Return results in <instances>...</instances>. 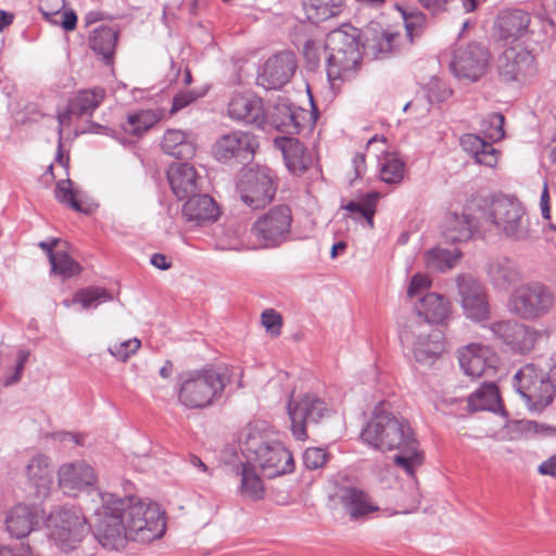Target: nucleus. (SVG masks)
<instances>
[{
    "label": "nucleus",
    "mask_w": 556,
    "mask_h": 556,
    "mask_svg": "<svg viewBox=\"0 0 556 556\" xmlns=\"http://www.w3.org/2000/svg\"><path fill=\"white\" fill-rule=\"evenodd\" d=\"M458 364L463 372L471 379L493 376L500 365L496 352L482 343H469L457 350Z\"/></svg>",
    "instance_id": "17"
},
{
    "label": "nucleus",
    "mask_w": 556,
    "mask_h": 556,
    "mask_svg": "<svg viewBox=\"0 0 556 556\" xmlns=\"http://www.w3.org/2000/svg\"><path fill=\"white\" fill-rule=\"evenodd\" d=\"M539 472L544 476L556 477V455L544 460L538 468Z\"/></svg>",
    "instance_id": "64"
},
{
    "label": "nucleus",
    "mask_w": 556,
    "mask_h": 556,
    "mask_svg": "<svg viewBox=\"0 0 556 556\" xmlns=\"http://www.w3.org/2000/svg\"><path fill=\"white\" fill-rule=\"evenodd\" d=\"M164 153L176 159H191L195 153V147L187 135L178 129H168L162 140Z\"/></svg>",
    "instance_id": "38"
},
{
    "label": "nucleus",
    "mask_w": 556,
    "mask_h": 556,
    "mask_svg": "<svg viewBox=\"0 0 556 556\" xmlns=\"http://www.w3.org/2000/svg\"><path fill=\"white\" fill-rule=\"evenodd\" d=\"M256 137L250 132L235 130L220 136L213 146L214 157L222 163L250 162L257 149Z\"/></svg>",
    "instance_id": "18"
},
{
    "label": "nucleus",
    "mask_w": 556,
    "mask_h": 556,
    "mask_svg": "<svg viewBox=\"0 0 556 556\" xmlns=\"http://www.w3.org/2000/svg\"><path fill=\"white\" fill-rule=\"evenodd\" d=\"M190 465L198 470L199 473H201L203 477L201 478L202 481H206V478H210L212 476V470L208 468V466L202 462L200 457L197 455H191L189 458Z\"/></svg>",
    "instance_id": "61"
},
{
    "label": "nucleus",
    "mask_w": 556,
    "mask_h": 556,
    "mask_svg": "<svg viewBox=\"0 0 556 556\" xmlns=\"http://www.w3.org/2000/svg\"><path fill=\"white\" fill-rule=\"evenodd\" d=\"M420 5L432 14H438L446 10L448 0H417Z\"/></svg>",
    "instance_id": "60"
},
{
    "label": "nucleus",
    "mask_w": 556,
    "mask_h": 556,
    "mask_svg": "<svg viewBox=\"0 0 556 556\" xmlns=\"http://www.w3.org/2000/svg\"><path fill=\"white\" fill-rule=\"evenodd\" d=\"M112 300L113 294L109 290L100 287H88L75 293L73 303H79L84 309H91Z\"/></svg>",
    "instance_id": "46"
},
{
    "label": "nucleus",
    "mask_w": 556,
    "mask_h": 556,
    "mask_svg": "<svg viewBox=\"0 0 556 556\" xmlns=\"http://www.w3.org/2000/svg\"><path fill=\"white\" fill-rule=\"evenodd\" d=\"M418 314L417 319L432 324L443 325L452 315V304L450 300L435 292L427 293L420 298L415 305Z\"/></svg>",
    "instance_id": "29"
},
{
    "label": "nucleus",
    "mask_w": 556,
    "mask_h": 556,
    "mask_svg": "<svg viewBox=\"0 0 556 556\" xmlns=\"http://www.w3.org/2000/svg\"><path fill=\"white\" fill-rule=\"evenodd\" d=\"M530 14L521 10H506L498 14L496 34L500 40L511 43L528 33Z\"/></svg>",
    "instance_id": "28"
},
{
    "label": "nucleus",
    "mask_w": 556,
    "mask_h": 556,
    "mask_svg": "<svg viewBox=\"0 0 556 556\" xmlns=\"http://www.w3.org/2000/svg\"><path fill=\"white\" fill-rule=\"evenodd\" d=\"M47 530L49 540L64 553L76 549L89 533L85 516L68 507H56L49 514Z\"/></svg>",
    "instance_id": "7"
},
{
    "label": "nucleus",
    "mask_w": 556,
    "mask_h": 556,
    "mask_svg": "<svg viewBox=\"0 0 556 556\" xmlns=\"http://www.w3.org/2000/svg\"><path fill=\"white\" fill-rule=\"evenodd\" d=\"M160 114L152 110H142L134 114H129L127 121L122 125L125 132L132 136H140L144 131L153 127L159 119Z\"/></svg>",
    "instance_id": "43"
},
{
    "label": "nucleus",
    "mask_w": 556,
    "mask_h": 556,
    "mask_svg": "<svg viewBox=\"0 0 556 556\" xmlns=\"http://www.w3.org/2000/svg\"><path fill=\"white\" fill-rule=\"evenodd\" d=\"M379 510V506L364 491L350 488V519H365Z\"/></svg>",
    "instance_id": "44"
},
{
    "label": "nucleus",
    "mask_w": 556,
    "mask_h": 556,
    "mask_svg": "<svg viewBox=\"0 0 556 556\" xmlns=\"http://www.w3.org/2000/svg\"><path fill=\"white\" fill-rule=\"evenodd\" d=\"M405 172L404 162L395 154L384 155L380 163V177L387 184H397L402 181Z\"/></svg>",
    "instance_id": "48"
},
{
    "label": "nucleus",
    "mask_w": 556,
    "mask_h": 556,
    "mask_svg": "<svg viewBox=\"0 0 556 556\" xmlns=\"http://www.w3.org/2000/svg\"><path fill=\"white\" fill-rule=\"evenodd\" d=\"M303 55L309 70H315L318 66L320 54L315 40L308 39L303 46Z\"/></svg>",
    "instance_id": "58"
},
{
    "label": "nucleus",
    "mask_w": 556,
    "mask_h": 556,
    "mask_svg": "<svg viewBox=\"0 0 556 556\" xmlns=\"http://www.w3.org/2000/svg\"><path fill=\"white\" fill-rule=\"evenodd\" d=\"M230 383L227 367L187 371L179 377L178 402L189 409H203L217 403Z\"/></svg>",
    "instance_id": "4"
},
{
    "label": "nucleus",
    "mask_w": 556,
    "mask_h": 556,
    "mask_svg": "<svg viewBox=\"0 0 556 556\" xmlns=\"http://www.w3.org/2000/svg\"><path fill=\"white\" fill-rule=\"evenodd\" d=\"M241 486L240 492L243 496L256 501L263 497L264 485L255 468L249 464H241Z\"/></svg>",
    "instance_id": "42"
},
{
    "label": "nucleus",
    "mask_w": 556,
    "mask_h": 556,
    "mask_svg": "<svg viewBox=\"0 0 556 556\" xmlns=\"http://www.w3.org/2000/svg\"><path fill=\"white\" fill-rule=\"evenodd\" d=\"M77 16L73 10L62 11L61 26L64 30L70 31L76 28Z\"/></svg>",
    "instance_id": "63"
},
{
    "label": "nucleus",
    "mask_w": 556,
    "mask_h": 556,
    "mask_svg": "<svg viewBox=\"0 0 556 556\" xmlns=\"http://www.w3.org/2000/svg\"><path fill=\"white\" fill-rule=\"evenodd\" d=\"M400 340L420 365H432L445 351L444 333L421 319L409 320L401 330Z\"/></svg>",
    "instance_id": "6"
},
{
    "label": "nucleus",
    "mask_w": 556,
    "mask_h": 556,
    "mask_svg": "<svg viewBox=\"0 0 556 556\" xmlns=\"http://www.w3.org/2000/svg\"><path fill=\"white\" fill-rule=\"evenodd\" d=\"M460 147L471 155L478 164L494 167L498 160V152L492 143L475 134H465L460 137Z\"/></svg>",
    "instance_id": "36"
},
{
    "label": "nucleus",
    "mask_w": 556,
    "mask_h": 556,
    "mask_svg": "<svg viewBox=\"0 0 556 556\" xmlns=\"http://www.w3.org/2000/svg\"><path fill=\"white\" fill-rule=\"evenodd\" d=\"M431 286V279L424 274H416L412 277L408 289H407V295L409 298H414L419 295L422 291L428 290Z\"/></svg>",
    "instance_id": "56"
},
{
    "label": "nucleus",
    "mask_w": 556,
    "mask_h": 556,
    "mask_svg": "<svg viewBox=\"0 0 556 556\" xmlns=\"http://www.w3.org/2000/svg\"><path fill=\"white\" fill-rule=\"evenodd\" d=\"M118 33L112 27L101 25L89 35V47L105 64H112Z\"/></svg>",
    "instance_id": "37"
},
{
    "label": "nucleus",
    "mask_w": 556,
    "mask_h": 556,
    "mask_svg": "<svg viewBox=\"0 0 556 556\" xmlns=\"http://www.w3.org/2000/svg\"><path fill=\"white\" fill-rule=\"evenodd\" d=\"M140 345L141 343L138 339H128L118 344L110 346L109 352L116 359L126 362L130 355L135 354L139 350Z\"/></svg>",
    "instance_id": "53"
},
{
    "label": "nucleus",
    "mask_w": 556,
    "mask_h": 556,
    "mask_svg": "<svg viewBox=\"0 0 556 556\" xmlns=\"http://www.w3.org/2000/svg\"><path fill=\"white\" fill-rule=\"evenodd\" d=\"M51 273L61 276L63 279L77 276L81 271V266L66 251L58 250L56 254H51Z\"/></svg>",
    "instance_id": "47"
},
{
    "label": "nucleus",
    "mask_w": 556,
    "mask_h": 556,
    "mask_svg": "<svg viewBox=\"0 0 556 556\" xmlns=\"http://www.w3.org/2000/svg\"><path fill=\"white\" fill-rule=\"evenodd\" d=\"M292 214L287 205H277L261 215L251 228L260 248H274L285 242L291 230Z\"/></svg>",
    "instance_id": "12"
},
{
    "label": "nucleus",
    "mask_w": 556,
    "mask_h": 556,
    "mask_svg": "<svg viewBox=\"0 0 556 556\" xmlns=\"http://www.w3.org/2000/svg\"><path fill=\"white\" fill-rule=\"evenodd\" d=\"M238 190L241 200L251 208L266 206L276 194L271 172L266 167H252L244 170L238 184Z\"/></svg>",
    "instance_id": "14"
},
{
    "label": "nucleus",
    "mask_w": 556,
    "mask_h": 556,
    "mask_svg": "<svg viewBox=\"0 0 556 556\" xmlns=\"http://www.w3.org/2000/svg\"><path fill=\"white\" fill-rule=\"evenodd\" d=\"M244 445L249 456L258 464L266 477L275 478L293 471V456L281 442L250 433Z\"/></svg>",
    "instance_id": "9"
},
{
    "label": "nucleus",
    "mask_w": 556,
    "mask_h": 556,
    "mask_svg": "<svg viewBox=\"0 0 556 556\" xmlns=\"http://www.w3.org/2000/svg\"><path fill=\"white\" fill-rule=\"evenodd\" d=\"M198 97L199 96L191 90L178 92L173 99L170 114H175L176 112L188 106L193 101H195Z\"/></svg>",
    "instance_id": "59"
},
{
    "label": "nucleus",
    "mask_w": 556,
    "mask_h": 556,
    "mask_svg": "<svg viewBox=\"0 0 556 556\" xmlns=\"http://www.w3.org/2000/svg\"><path fill=\"white\" fill-rule=\"evenodd\" d=\"M481 228H494L514 240H525L530 236V223L523 205L510 198L498 197L492 200L479 199L469 206Z\"/></svg>",
    "instance_id": "3"
},
{
    "label": "nucleus",
    "mask_w": 556,
    "mask_h": 556,
    "mask_svg": "<svg viewBox=\"0 0 556 556\" xmlns=\"http://www.w3.org/2000/svg\"><path fill=\"white\" fill-rule=\"evenodd\" d=\"M556 294L551 287L533 281L518 286L510 294L508 309L525 320H536L555 307Z\"/></svg>",
    "instance_id": "8"
},
{
    "label": "nucleus",
    "mask_w": 556,
    "mask_h": 556,
    "mask_svg": "<svg viewBox=\"0 0 556 556\" xmlns=\"http://www.w3.org/2000/svg\"><path fill=\"white\" fill-rule=\"evenodd\" d=\"M477 202L470 201L462 213H448L443 224V236L447 241L462 242L468 240L473 231L481 228L480 223L475 218V212L469 206Z\"/></svg>",
    "instance_id": "25"
},
{
    "label": "nucleus",
    "mask_w": 556,
    "mask_h": 556,
    "mask_svg": "<svg viewBox=\"0 0 556 556\" xmlns=\"http://www.w3.org/2000/svg\"><path fill=\"white\" fill-rule=\"evenodd\" d=\"M167 179L178 200L189 199L200 190L201 177L188 163L172 164L167 169Z\"/></svg>",
    "instance_id": "26"
},
{
    "label": "nucleus",
    "mask_w": 556,
    "mask_h": 556,
    "mask_svg": "<svg viewBox=\"0 0 556 556\" xmlns=\"http://www.w3.org/2000/svg\"><path fill=\"white\" fill-rule=\"evenodd\" d=\"M262 325L266 328V331L271 336L277 337L280 334L282 326V317L273 308L265 309L262 313Z\"/></svg>",
    "instance_id": "54"
},
{
    "label": "nucleus",
    "mask_w": 556,
    "mask_h": 556,
    "mask_svg": "<svg viewBox=\"0 0 556 556\" xmlns=\"http://www.w3.org/2000/svg\"><path fill=\"white\" fill-rule=\"evenodd\" d=\"M540 207L541 214L544 219L551 218V208H549V193L547 182H544L543 190L540 199Z\"/></svg>",
    "instance_id": "62"
},
{
    "label": "nucleus",
    "mask_w": 556,
    "mask_h": 556,
    "mask_svg": "<svg viewBox=\"0 0 556 556\" xmlns=\"http://www.w3.org/2000/svg\"><path fill=\"white\" fill-rule=\"evenodd\" d=\"M514 387L528 407L533 410L545 408L555 395V387L551 378L532 364L525 365L515 374Z\"/></svg>",
    "instance_id": "10"
},
{
    "label": "nucleus",
    "mask_w": 556,
    "mask_h": 556,
    "mask_svg": "<svg viewBox=\"0 0 556 556\" xmlns=\"http://www.w3.org/2000/svg\"><path fill=\"white\" fill-rule=\"evenodd\" d=\"M59 485L67 495H76L84 488L96 482L92 467L84 462L64 464L58 471Z\"/></svg>",
    "instance_id": "24"
},
{
    "label": "nucleus",
    "mask_w": 556,
    "mask_h": 556,
    "mask_svg": "<svg viewBox=\"0 0 556 556\" xmlns=\"http://www.w3.org/2000/svg\"><path fill=\"white\" fill-rule=\"evenodd\" d=\"M402 35L378 23H370L364 29L350 27V61L358 67L363 55L384 60L400 52Z\"/></svg>",
    "instance_id": "5"
},
{
    "label": "nucleus",
    "mask_w": 556,
    "mask_h": 556,
    "mask_svg": "<svg viewBox=\"0 0 556 556\" xmlns=\"http://www.w3.org/2000/svg\"><path fill=\"white\" fill-rule=\"evenodd\" d=\"M344 0H303L306 16L313 23L326 21L339 14Z\"/></svg>",
    "instance_id": "40"
},
{
    "label": "nucleus",
    "mask_w": 556,
    "mask_h": 556,
    "mask_svg": "<svg viewBox=\"0 0 556 556\" xmlns=\"http://www.w3.org/2000/svg\"><path fill=\"white\" fill-rule=\"evenodd\" d=\"M515 329L514 337L508 345L510 350L521 354L532 351L541 338V331L520 323H517Z\"/></svg>",
    "instance_id": "45"
},
{
    "label": "nucleus",
    "mask_w": 556,
    "mask_h": 556,
    "mask_svg": "<svg viewBox=\"0 0 556 556\" xmlns=\"http://www.w3.org/2000/svg\"><path fill=\"white\" fill-rule=\"evenodd\" d=\"M327 460V453L320 447H309L303 454V463L307 469L314 470L323 467Z\"/></svg>",
    "instance_id": "55"
},
{
    "label": "nucleus",
    "mask_w": 556,
    "mask_h": 556,
    "mask_svg": "<svg viewBox=\"0 0 556 556\" xmlns=\"http://www.w3.org/2000/svg\"><path fill=\"white\" fill-rule=\"evenodd\" d=\"M306 115L305 110L281 100L266 114V119L278 131L295 135L303 129Z\"/></svg>",
    "instance_id": "23"
},
{
    "label": "nucleus",
    "mask_w": 556,
    "mask_h": 556,
    "mask_svg": "<svg viewBox=\"0 0 556 556\" xmlns=\"http://www.w3.org/2000/svg\"><path fill=\"white\" fill-rule=\"evenodd\" d=\"M379 193L368 191L357 193L350 200V220L355 224V229L371 230L374 228V216L376 214Z\"/></svg>",
    "instance_id": "30"
},
{
    "label": "nucleus",
    "mask_w": 556,
    "mask_h": 556,
    "mask_svg": "<svg viewBox=\"0 0 556 556\" xmlns=\"http://www.w3.org/2000/svg\"><path fill=\"white\" fill-rule=\"evenodd\" d=\"M104 98L105 90L103 88L84 89L68 101L67 108L63 112L58 113L59 146L55 159L62 166H66L68 162V157L65 159L62 151L63 127L68 126L74 117L91 116Z\"/></svg>",
    "instance_id": "15"
},
{
    "label": "nucleus",
    "mask_w": 556,
    "mask_h": 556,
    "mask_svg": "<svg viewBox=\"0 0 556 556\" xmlns=\"http://www.w3.org/2000/svg\"><path fill=\"white\" fill-rule=\"evenodd\" d=\"M462 252L457 248H432L425 254V262L429 268L446 271L453 268L460 260Z\"/></svg>",
    "instance_id": "41"
},
{
    "label": "nucleus",
    "mask_w": 556,
    "mask_h": 556,
    "mask_svg": "<svg viewBox=\"0 0 556 556\" xmlns=\"http://www.w3.org/2000/svg\"><path fill=\"white\" fill-rule=\"evenodd\" d=\"M455 282L464 316L476 323L488 320L491 317V307L483 283L470 274L457 275Z\"/></svg>",
    "instance_id": "13"
},
{
    "label": "nucleus",
    "mask_w": 556,
    "mask_h": 556,
    "mask_svg": "<svg viewBox=\"0 0 556 556\" xmlns=\"http://www.w3.org/2000/svg\"><path fill=\"white\" fill-rule=\"evenodd\" d=\"M65 8V0H40L39 11L48 21H52L54 15L60 14Z\"/></svg>",
    "instance_id": "57"
},
{
    "label": "nucleus",
    "mask_w": 556,
    "mask_h": 556,
    "mask_svg": "<svg viewBox=\"0 0 556 556\" xmlns=\"http://www.w3.org/2000/svg\"><path fill=\"white\" fill-rule=\"evenodd\" d=\"M102 502L94 534L103 547L119 549L127 541L150 543L164 534V511L157 504L111 493L102 495Z\"/></svg>",
    "instance_id": "1"
},
{
    "label": "nucleus",
    "mask_w": 556,
    "mask_h": 556,
    "mask_svg": "<svg viewBox=\"0 0 556 556\" xmlns=\"http://www.w3.org/2000/svg\"><path fill=\"white\" fill-rule=\"evenodd\" d=\"M517 323L511 319L492 323L489 329L493 334V340H498L508 346L514 337Z\"/></svg>",
    "instance_id": "52"
},
{
    "label": "nucleus",
    "mask_w": 556,
    "mask_h": 556,
    "mask_svg": "<svg viewBox=\"0 0 556 556\" xmlns=\"http://www.w3.org/2000/svg\"><path fill=\"white\" fill-rule=\"evenodd\" d=\"M400 11L402 13V16H403V20L405 23L407 36L409 37L410 42H412L413 37L415 35H419V33L425 28L426 23H427V17L422 12H420L418 10H415L412 12H406V11L400 9Z\"/></svg>",
    "instance_id": "51"
},
{
    "label": "nucleus",
    "mask_w": 556,
    "mask_h": 556,
    "mask_svg": "<svg viewBox=\"0 0 556 556\" xmlns=\"http://www.w3.org/2000/svg\"><path fill=\"white\" fill-rule=\"evenodd\" d=\"M219 215L220 212L216 201L205 193L197 192L187 199L182 206L184 218L195 226H205L214 223Z\"/></svg>",
    "instance_id": "27"
},
{
    "label": "nucleus",
    "mask_w": 556,
    "mask_h": 556,
    "mask_svg": "<svg viewBox=\"0 0 556 556\" xmlns=\"http://www.w3.org/2000/svg\"><path fill=\"white\" fill-rule=\"evenodd\" d=\"M298 68L292 51H281L270 56L257 76V84L265 89H278L289 83Z\"/></svg>",
    "instance_id": "21"
},
{
    "label": "nucleus",
    "mask_w": 556,
    "mask_h": 556,
    "mask_svg": "<svg viewBox=\"0 0 556 556\" xmlns=\"http://www.w3.org/2000/svg\"><path fill=\"white\" fill-rule=\"evenodd\" d=\"M286 166L296 176H301L314 165V154L298 139H288L282 146Z\"/></svg>",
    "instance_id": "34"
},
{
    "label": "nucleus",
    "mask_w": 556,
    "mask_h": 556,
    "mask_svg": "<svg viewBox=\"0 0 556 556\" xmlns=\"http://www.w3.org/2000/svg\"><path fill=\"white\" fill-rule=\"evenodd\" d=\"M490 52L480 43H469L456 48L451 61L453 74L460 79L477 81L488 72Z\"/></svg>",
    "instance_id": "16"
},
{
    "label": "nucleus",
    "mask_w": 556,
    "mask_h": 556,
    "mask_svg": "<svg viewBox=\"0 0 556 556\" xmlns=\"http://www.w3.org/2000/svg\"><path fill=\"white\" fill-rule=\"evenodd\" d=\"M54 193L60 203L70 206L76 212L87 213V210L83 207V204L78 200V191L72 188L71 179L58 181Z\"/></svg>",
    "instance_id": "49"
},
{
    "label": "nucleus",
    "mask_w": 556,
    "mask_h": 556,
    "mask_svg": "<svg viewBox=\"0 0 556 556\" xmlns=\"http://www.w3.org/2000/svg\"><path fill=\"white\" fill-rule=\"evenodd\" d=\"M504 116L501 113H491L485 118H483L481 127L485 137L491 140L497 141L501 140L504 132Z\"/></svg>",
    "instance_id": "50"
},
{
    "label": "nucleus",
    "mask_w": 556,
    "mask_h": 556,
    "mask_svg": "<svg viewBox=\"0 0 556 556\" xmlns=\"http://www.w3.org/2000/svg\"><path fill=\"white\" fill-rule=\"evenodd\" d=\"M287 410L291 422L290 430L299 441H305L308 438L309 425H317L331 415V409L325 401L314 393H306L299 399H293L291 394Z\"/></svg>",
    "instance_id": "11"
},
{
    "label": "nucleus",
    "mask_w": 556,
    "mask_h": 556,
    "mask_svg": "<svg viewBox=\"0 0 556 556\" xmlns=\"http://www.w3.org/2000/svg\"><path fill=\"white\" fill-rule=\"evenodd\" d=\"M345 24L331 30L327 36L326 48L330 51L327 59V77L332 90H340L348 73V33Z\"/></svg>",
    "instance_id": "19"
},
{
    "label": "nucleus",
    "mask_w": 556,
    "mask_h": 556,
    "mask_svg": "<svg viewBox=\"0 0 556 556\" xmlns=\"http://www.w3.org/2000/svg\"><path fill=\"white\" fill-rule=\"evenodd\" d=\"M359 437L362 442L378 451H395V465L409 476H414L415 468L422 463L424 456L409 422L390 412L376 408Z\"/></svg>",
    "instance_id": "2"
},
{
    "label": "nucleus",
    "mask_w": 556,
    "mask_h": 556,
    "mask_svg": "<svg viewBox=\"0 0 556 556\" xmlns=\"http://www.w3.org/2000/svg\"><path fill=\"white\" fill-rule=\"evenodd\" d=\"M37 520L38 515L35 507L18 504L8 513L5 526L11 536L22 539L34 530Z\"/></svg>",
    "instance_id": "33"
},
{
    "label": "nucleus",
    "mask_w": 556,
    "mask_h": 556,
    "mask_svg": "<svg viewBox=\"0 0 556 556\" xmlns=\"http://www.w3.org/2000/svg\"><path fill=\"white\" fill-rule=\"evenodd\" d=\"M327 507L332 518L344 521L348 516V473L339 472L329 480Z\"/></svg>",
    "instance_id": "32"
},
{
    "label": "nucleus",
    "mask_w": 556,
    "mask_h": 556,
    "mask_svg": "<svg viewBox=\"0 0 556 556\" xmlns=\"http://www.w3.org/2000/svg\"><path fill=\"white\" fill-rule=\"evenodd\" d=\"M498 72L505 81L523 83L536 73L534 56L522 47H509L500 56Z\"/></svg>",
    "instance_id": "20"
},
{
    "label": "nucleus",
    "mask_w": 556,
    "mask_h": 556,
    "mask_svg": "<svg viewBox=\"0 0 556 556\" xmlns=\"http://www.w3.org/2000/svg\"><path fill=\"white\" fill-rule=\"evenodd\" d=\"M28 482L39 496L47 495L53 481V469L50 458L43 454L34 455L25 467Z\"/></svg>",
    "instance_id": "31"
},
{
    "label": "nucleus",
    "mask_w": 556,
    "mask_h": 556,
    "mask_svg": "<svg viewBox=\"0 0 556 556\" xmlns=\"http://www.w3.org/2000/svg\"><path fill=\"white\" fill-rule=\"evenodd\" d=\"M486 274L495 289L507 290L521 279L518 265L510 258H497L488 264Z\"/></svg>",
    "instance_id": "35"
},
{
    "label": "nucleus",
    "mask_w": 556,
    "mask_h": 556,
    "mask_svg": "<svg viewBox=\"0 0 556 556\" xmlns=\"http://www.w3.org/2000/svg\"><path fill=\"white\" fill-rule=\"evenodd\" d=\"M467 405L470 412H496L502 406L497 387L492 382L482 384L468 397Z\"/></svg>",
    "instance_id": "39"
},
{
    "label": "nucleus",
    "mask_w": 556,
    "mask_h": 556,
    "mask_svg": "<svg viewBox=\"0 0 556 556\" xmlns=\"http://www.w3.org/2000/svg\"><path fill=\"white\" fill-rule=\"evenodd\" d=\"M227 115L230 119L265 128L267 123L263 100L252 93L235 94L227 106Z\"/></svg>",
    "instance_id": "22"
}]
</instances>
